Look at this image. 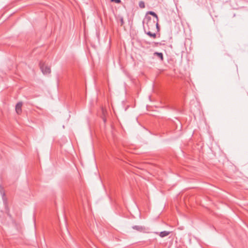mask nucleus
<instances>
[{"label": "nucleus", "instance_id": "0eeeda50", "mask_svg": "<svg viewBox=\"0 0 248 248\" xmlns=\"http://www.w3.org/2000/svg\"><path fill=\"white\" fill-rule=\"evenodd\" d=\"M147 15H151V16H153L154 17H155L156 18V20H157V22L158 21V16L156 15V14L154 12H153V11H148L147 12V13H146V16H147Z\"/></svg>", "mask_w": 248, "mask_h": 248}, {"label": "nucleus", "instance_id": "9d476101", "mask_svg": "<svg viewBox=\"0 0 248 248\" xmlns=\"http://www.w3.org/2000/svg\"><path fill=\"white\" fill-rule=\"evenodd\" d=\"M139 6L141 8H144L145 7V3L144 1H140L139 2Z\"/></svg>", "mask_w": 248, "mask_h": 248}, {"label": "nucleus", "instance_id": "f257e3e1", "mask_svg": "<svg viewBox=\"0 0 248 248\" xmlns=\"http://www.w3.org/2000/svg\"><path fill=\"white\" fill-rule=\"evenodd\" d=\"M155 21H156L153 20L150 16H146L142 21L143 27H145L144 24H146L148 30H150L154 27Z\"/></svg>", "mask_w": 248, "mask_h": 248}, {"label": "nucleus", "instance_id": "20e7f679", "mask_svg": "<svg viewBox=\"0 0 248 248\" xmlns=\"http://www.w3.org/2000/svg\"><path fill=\"white\" fill-rule=\"evenodd\" d=\"M22 103L21 102H19L17 103L16 106V111L17 114H20L22 111Z\"/></svg>", "mask_w": 248, "mask_h": 248}, {"label": "nucleus", "instance_id": "423d86ee", "mask_svg": "<svg viewBox=\"0 0 248 248\" xmlns=\"http://www.w3.org/2000/svg\"><path fill=\"white\" fill-rule=\"evenodd\" d=\"M132 229L134 230H136L139 232H142L144 230V227L142 226H139V225H135L132 226Z\"/></svg>", "mask_w": 248, "mask_h": 248}, {"label": "nucleus", "instance_id": "9b49d317", "mask_svg": "<svg viewBox=\"0 0 248 248\" xmlns=\"http://www.w3.org/2000/svg\"><path fill=\"white\" fill-rule=\"evenodd\" d=\"M111 2H114L116 3H120L121 2V0H110Z\"/></svg>", "mask_w": 248, "mask_h": 248}, {"label": "nucleus", "instance_id": "39448f33", "mask_svg": "<svg viewBox=\"0 0 248 248\" xmlns=\"http://www.w3.org/2000/svg\"><path fill=\"white\" fill-rule=\"evenodd\" d=\"M144 30L145 33L146 34H147L148 36H149L150 37H153L154 38H156V34L155 33H152L150 31H147L146 30V28L145 27H144Z\"/></svg>", "mask_w": 248, "mask_h": 248}, {"label": "nucleus", "instance_id": "6e6552de", "mask_svg": "<svg viewBox=\"0 0 248 248\" xmlns=\"http://www.w3.org/2000/svg\"><path fill=\"white\" fill-rule=\"evenodd\" d=\"M170 233V232L168 231H163L160 232L159 236L161 237H164L168 236Z\"/></svg>", "mask_w": 248, "mask_h": 248}, {"label": "nucleus", "instance_id": "ddd939ff", "mask_svg": "<svg viewBox=\"0 0 248 248\" xmlns=\"http://www.w3.org/2000/svg\"><path fill=\"white\" fill-rule=\"evenodd\" d=\"M120 21H121V25H122L124 24V20H123V18H121Z\"/></svg>", "mask_w": 248, "mask_h": 248}, {"label": "nucleus", "instance_id": "1a4fd4ad", "mask_svg": "<svg viewBox=\"0 0 248 248\" xmlns=\"http://www.w3.org/2000/svg\"><path fill=\"white\" fill-rule=\"evenodd\" d=\"M154 56H156L160 59L161 61L163 60V55L161 52H155L154 53Z\"/></svg>", "mask_w": 248, "mask_h": 248}, {"label": "nucleus", "instance_id": "7ed1b4c3", "mask_svg": "<svg viewBox=\"0 0 248 248\" xmlns=\"http://www.w3.org/2000/svg\"><path fill=\"white\" fill-rule=\"evenodd\" d=\"M40 68L42 72V73L45 74H49L51 72L50 68L47 66H46L43 62H41L39 63Z\"/></svg>", "mask_w": 248, "mask_h": 248}, {"label": "nucleus", "instance_id": "f03ea898", "mask_svg": "<svg viewBox=\"0 0 248 248\" xmlns=\"http://www.w3.org/2000/svg\"><path fill=\"white\" fill-rule=\"evenodd\" d=\"M0 193L2 196V200L3 202L4 205L5 206L6 213L9 217H11V215L9 213V209L8 207L7 199L5 197V194L4 191L3 187L0 185Z\"/></svg>", "mask_w": 248, "mask_h": 248}, {"label": "nucleus", "instance_id": "f8f14e48", "mask_svg": "<svg viewBox=\"0 0 248 248\" xmlns=\"http://www.w3.org/2000/svg\"><path fill=\"white\" fill-rule=\"evenodd\" d=\"M155 25L156 26V28L157 29H159V25H158V22H157V20H156V21H155Z\"/></svg>", "mask_w": 248, "mask_h": 248}]
</instances>
